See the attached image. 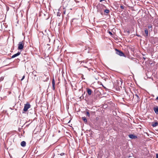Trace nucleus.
<instances>
[{
  "instance_id": "1",
  "label": "nucleus",
  "mask_w": 158,
  "mask_h": 158,
  "mask_svg": "<svg viewBox=\"0 0 158 158\" xmlns=\"http://www.w3.org/2000/svg\"><path fill=\"white\" fill-rule=\"evenodd\" d=\"M24 41L20 42L18 44V49L19 50H22L24 46Z\"/></svg>"
},
{
  "instance_id": "2",
  "label": "nucleus",
  "mask_w": 158,
  "mask_h": 158,
  "mask_svg": "<svg viewBox=\"0 0 158 158\" xmlns=\"http://www.w3.org/2000/svg\"><path fill=\"white\" fill-rule=\"evenodd\" d=\"M115 50L116 51V54L120 56H125V54L116 48L115 49Z\"/></svg>"
},
{
  "instance_id": "3",
  "label": "nucleus",
  "mask_w": 158,
  "mask_h": 158,
  "mask_svg": "<svg viewBox=\"0 0 158 158\" xmlns=\"http://www.w3.org/2000/svg\"><path fill=\"white\" fill-rule=\"evenodd\" d=\"M30 107V105L28 103H27V104L24 105V106L23 109V110L25 112Z\"/></svg>"
},
{
  "instance_id": "4",
  "label": "nucleus",
  "mask_w": 158,
  "mask_h": 158,
  "mask_svg": "<svg viewBox=\"0 0 158 158\" xmlns=\"http://www.w3.org/2000/svg\"><path fill=\"white\" fill-rule=\"evenodd\" d=\"M135 102H139L140 101V98L139 97V95H138L137 94H135Z\"/></svg>"
},
{
  "instance_id": "5",
  "label": "nucleus",
  "mask_w": 158,
  "mask_h": 158,
  "mask_svg": "<svg viewBox=\"0 0 158 158\" xmlns=\"http://www.w3.org/2000/svg\"><path fill=\"white\" fill-rule=\"evenodd\" d=\"M129 137L131 139H135L137 138V137L133 134H130L128 135Z\"/></svg>"
},
{
  "instance_id": "6",
  "label": "nucleus",
  "mask_w": 158,
  "mask_h": 158,
  "mask_svg": "<svg viewBox=\"0 0 158 158\" xmlns=\"http://www.w3.org/2000/svg\"><path fill=\"white\" fill-rule=\"evenodd\" d=\"M153 110L155 112L156 114H158V106H156L154 107Z\"/></svg>"
},
{
  "instance_id": "7",
  "label": "nucleus",
  "mask_w": 158,
  "mask_h": 158,
  "mask_svg": "<svg viewBox=\"0 0 158 158\" xmlns=\"http://www.w3.org/2000/svg\"><path fill=\"white\" fill-rule=\"evenodd\" d=\"M87 91L89 95H90L92 93V90L89 88H87Z\"/></svg>"
},
{
  "instance_id": "8",
  "label": "nucleus",
  "mask_w": 158,
  "mask_h": 158,
  "mask_svg": "<svg viewBox=\"0 0 158 158\" xmlns=\"http://www.w3.org/2000/svg\"><path fill=\"white\" fill-rule=\"evenodd\" d=\"M20 54H21V52H18L17 53H16L14 55H13L11 56V58H15V57H16L19 56Z\"/></svg>"
},
{
  "instance_id": "9",
  "label": "nucleus",
  "mask_w": 158,
  "mask_h": 158,
  "mask_svg": "<svg viewBox=\"0 0 158 158\" xmlns=\"http://www.w3.org/2000/svg\"><path fill=\"white\" fill-rule=\"evenodd\" d=\"M26 143L25 141H23L21 143V145L23 147H24L26 146Z\"/></svg>"
},
{
  "instance_id": "10",
  "label": "nucleus",
  "mask_w": 158,
  "mask_h": 158,
  "mask_svg": "<svg viewBox=\"0 0 158 158\" xmlns=\"http://www.w3.org/2000/svg\"><path fill=\"white\" fill-rule=\"evenodd\" d=\"M158 125V123L157 122L154 123H153L152 124V126L153 127H156Z\"/></svg>"
},
{
  "instance_id": "11",
  "label": "nucleus",
  "mask_w": 158,
  "mask_h": 158,
  "mask_svg": "<svg viewBox=\"0 0 158 158\" xmlns=\"http://www.w3.org/2000/svg\"><path fill=\"white\" fill-rule=\"evenodd\" d=\"M117 81L118 84V85H121L123 83V81H122V80L121 79H120V80H117Z\"/></svg>"
},
{
  "instance_id": "12",
  "label": "nucleus",
  "mask_w": 158,
  "mask_h": 158,
  "mask_svg": "<svg viewBox=\"0 0 158 158\" xmlns=\"http://www.w3.org/2000/svg\"><path fill=\"white\" fill-rule=\"evenodd\" d=\"M36 71L34 70L32 73H29V74L30 75V74H33L34 76L36 77Z\"/></svg>"
},
{
  "instance_id": "13",
  "label": "nucleus",
  "mask_w": 158,
  "mask_h": 158,
  "mask_svg": "<svg viewBox=\"0 0 158 158\" xmlns=\"http://www.w3.org/2000/svg\"><path fill=\"white\" fill-rule=\"evenodd\" d=\"M144 32H145V34H146L145 36L146 37L147 36H148V30L146 28L145 29Z\"/></svg>"
},
{
  "instance_id": "14",
  "label": "nucleus",
  "mask_w": 158,
  "mask_h": 158,
  "mask_svg": "<svg viewBox=\"0 0 158 158\" xmlns=\"http://www.w3.org/2000/svg\"><path fill=\"white\" fill-rule=\"evenodd\" d=\"M82 119L83 120V121L86 123L87 122V120L86 119V118L85 117H82Z\"/></svg>"
},
{
  "instance_id": "15",
  "label": "nucleus",
  "mask_w": 158,
  "mask_h": 158,
  "mask_svg": "<svg viewBox=\"0 0 158 158\" xmlns=\"http://www.w3.org/2000/svg\"><path fill=\"white\" fill-rule=\"evenodd\" d=\"M104 12L107 14L109 13L110 12V10L108 9L105 10H104Z\"/></svg>"
},
{
  "instance_id": "16",
  "label": "nucleus",
  "mask_w": 158,
  "mask_h": 158,
  "mask_svg": "<svg viewBox=\"0 0 158 158\" xmlns=\"http://www.w3.org/2000/svg\"><path fill=\"white\" fill-rule=\"evenodd\" d=\"M52 85H55V81L54 79H53L52 80Z\"/></svg>"
},
{
  "instance_id": "17",
  "label": "nucleus",
  "mask_w": 158,
  "mask_h": 158,
  "mask_svg": "<svg viewBox=\"0 0 158 158\" xmlns=\"http://www.w3.org/2000/svg\"><path fill=\"white\" fill-rule=\"evenodd\" d=\"M148 29H150L152 27V26L151 25H149L148 26Z\"/></svg>"
},
{
  "instance_id": "18",
  "label": "nucleus",
  "mask_w": 158,
  "mask_h": 158,
  "mask_svg": "<svg viewBox=\"0 0 158 158\" xmlns=\"http://www.w3.org/2000/svg\"><path fill=\"white\" fill-rule=\"evenodd\" d=\"M4 79V77H1L0 78V81H1L3 80Z\"/></svg>"
},
{
  "instance_id": "19",
  "label": "nucleus",
  "mask_w": 158,
  "mask_h": 158,
  "mask_svg": "<svg viewBox=\"0 0 158 158\" xmlns=\"http://www.w3.org/2000/svg\"><path fill=\"white\" fill-rule=\"evenodd\" d=\"M55 85H52V89L53 90H54L55 89Z\"/></svg>"
},
{
  "instance_id": "20",
  "label": "nucleus",
  "mask_w": 158,
  "mask_h": 158,
  "mask_svg": "<svg viewBox=\"0 0 158 158\" xmlns=\"http://www.w3.org/2000/svg\"><path fill=\"white\" fill-rule=\"evenodd\" d=\"M60 15H61L60 13V12H58L57 13V16H60Z\"/></svg>"
},
{
  "instance_id": "21",
  "label": "nucleus",
  "mask_w": 158,
  "mask_h": 158,
  "mask_svg": "<svg viewBox=\"0 0 158 158\" xmlns=\"http://www.w3.org/2000/svg\"><path fill=\"white\" fill-rule=\"evenodd\" d=\"M86 114H87V115L88 116V117H89L90 116V114H89V112H86Z\"/></svg>"
},
{
  "instance_id": "22",
  "label": "nucleus",
  "mask_w": 158,
  "mask_h": 158,
  "mask_svg": "<svg viewBox=\"0 0 158 158\" xmlns=\"http://www.w3.org/2000/svg\"><path fill=\"white\" fill-rule=\"evenodd\" d=\"M121 9H123L124 8V6H120Z\"/></svg>"
},
{
  "instance_id": "23",
  "label": "nucleus",
  "mask_w": 158,
  "mask_h": 158,
  "mask_svg": "<svg viewBox=\"0 0 158 158\" xmlns=\"http://www.w3.org/2000/svg\"><path fill=\"white\" fill-rule=\"evenodd\" d=\"M25 78V76L24 75L23 77H22V78L21 79V81H23L24 78Z\"/></svg>"
},
{
  "instance_id": "24",
  "label": "nucleus",
  "mask_w": 158,
  "mask_h": 158,
  "mask_svg": "<svg viewBox=\"0 0 158 158\" xmlns=\"http://www.w3.org/2000/svg\"><path fill=\"white\" fill-rule=\"evenodd\" d=\"M63 14L64 15V14H66V10H64V11H63Z\"/></svg>"
},
{
  "instance_id": "25",
  "label": "nucleus",
  "mask_w": 158,
  "mask_h": 158,
  "mask_svg": "<svg viewBox=\"0 0 158 158\" xmlns=\"http://www.w3.org/2000/svg\"><path fill=\"white\" fill-rule=\"evenodd\" d=\"M65 154L64 153H62L60 154V155L61 156H63V155H64Z\"/></svg>"
},
{
  "instance_id": "26",
  "label": "nucleus",
  "mask_w": 158,
  "mask_h": 158,
  "mask_svg": "<svg viewBox=\"0 0 158 158\" xmlns=\"http://www.w3.org/2000/svg\"><path fill=\"white\" fill-rule=\"evenodd\" d=\"M109 33L110 35H112V33L110 31H109Z\"/></svg>"
},
{
  "instance_id": "27",
  "label": "nucleus",
  "mask_w": 158,
  "mask_h": 158,
  "mask_svg": "<svg viewBox=\"0 0 158 158\" xmlns=\"http://www.w3.org/2000/svg\"><path fill=\"white\" fill-rule=\"evenodd\" d=\"M156 158H158V154H156Z\"/></svg>"
},
{
  "instance_id": "28",
  "label": "nucleus",
  "mask_w": 158,
  "mask_h": 158,
  "mask_svg": "<svg viewBox=\"0 0 158 158\" xmlns=\"http://www.w3.org/2000/svg\"><path fill=\"white\" fill-rule=\"evenodd\" d=\"M137 36H138V37H140V35H137V34L136 35Z\"/></svg>"
},
{
  "instance_id": "29",
  "label": "nucleus",
  "mask_w": 158,
  "mask_h": 158,
  "mask_svg": "<svg viewBox=\"0 0 158 158\" xmlns=\"http://www.w3.org/2000/svg\"><path fill=\"white\" fill-rule=\"evenodd\" d=\"M156 100H158V97H157V98H156Z\"/></svg>"
},
{
  "instance_id": "30",
  "label": "nucleus",
  "mask_w": 158,
  "mask_h": 158,
  "mask_svg": "<svg viewBox=\"0 0 158 158\" xmlns=\"http://www.w3.org/2000/svg\"><path fill=\"white\" fill-rule=\"evenodd\" d=\"M104 0H100V2H101Z\"/></svg>"
},
{
  "instance_id": "31",
  "label": "nucleus",
  "mask_w": 158,
  "mask_h": 158,
  "mask_svg": "<svg viewBox=\"0 0 158 158\" xmlns=\"http://www.w3.org/2000/svg\"><path fill=\"white\" fill-rule=\"evenodd\" d=\"M81 98H82V97H80V99H81Z\"/></svg>"
},
{
  "instance_id": "32",
  "label": "nucleus",
  "mask_w": 158,
  "mask_h": 158,
  "mask_svg": "<svg viewBox=\"0 0 158 158\" xmlns=\"http://www.w3.org/2000/svg\"><path fill=\"white\" fill-rule=\"evenodd\" d=\"M143 59H144V60H145V58L143 57Z\"/></svg>"
},
{
  "instance_id": "33",
  "label": "nucleus",
  "mask_w": 158,
  "mask_h": 158,
  "mask_svg": "<svg viewBox=\"0 0 158 158\" xmlns=\"http://www.w3.org/2000/svg\"><path fill=\"white\" fill-rule=\"evenodd\" d=\"M12 110V109L11 108H10Z\"/></svg>"
},
{
  "instance_id": "34",
  "label": "nucleus",
  "mask_w": 158,
  "mask_h": 158,
  "mask_svg": "<svg viewBox=\"0 0 158 158\" xmlns=\"http://www.w3.org/2000/svg\"><path fill=\"white\" fill-rule=\"evenodd\" d=\"M47 79H48V78H47Z\"/></svg>"
}]
</instances>
